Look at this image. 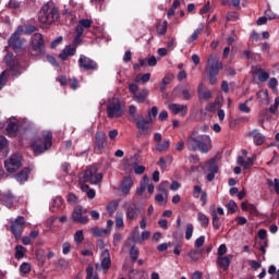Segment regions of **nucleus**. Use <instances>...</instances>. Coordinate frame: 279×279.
Wrapping results in <instances>:
<instances>
[{
  "instance_id": "18",
  "label": "nucleus",
  "mask_w": 279,
  "mask_h": 279,
  "mask_svg": "<svg viewBox=\"0 0 279 279\" xmlns=\"http://www.w3.org/2000/svg\"><path fill=\"white\" fill-rule=\"evenodd\" d=\"M205 169L209 171V173L207 174L208 182H213V180H215V173L219 171V168L217 167V163L215 162V160L207 161L205 163Z\"/></svg>"
},
{
  "instance_id": "31",
  "label": "nucleus",
  "mask_w": 279,
  "mask_h": 279,
  "mask_svg": "<svg viewBox=\"0 0 279 279\" xmlns=\"http://www.w3.org/2000/svg\"><path fill=\"white\" fill-rule=\"evenodd\" d=\"M253 73L257 75L259 82H267V80H269V74L263 69H257Z\"/></svg>"
},
{
  "instance_id": "44",
  "label": "nucleus",
  "mask_w": 279,
  "mask_h": 279,
  "mask_svg": "<svg viewBox=\"0 0 279 279\" xmlns=\"http://www.w3.org/2000/svg\"><path fill=\"white\" fill-rule=\"evenodd\" d=\"M173 74H166L162 78V82H161V90H165L167 84H171L173 82Z\"/></svg>"
},
{
  "instance_id": "9",
  "label": "nucleus",
  "mask_w": 279,
  "mask_h": 279,
  "mask_svg": "<svg viewBox=\"0 0 279 279\" xmlns=\"http://www.w3.org/2000/svg\"><path fill=\"white\" fill-rule=\"evenodd\" d=\"M23 34V26L17 27L15 34H13L9 39V47L13 49V51H19L23 49L24 39H21V35Z\"/></svg>"
},
{
  "instance_id": "61",
  "label": "nucleus",
  "mask_w": 279,
  "mask_h": 279,
  "mask_svg": "<svg viewBox=\"0 0 279 279\" xmlns=\"http://www.w3.org/2000/svg\"><path fill=\"white\" fill-rule=\"evenodd\" d=\"M155 199H156V202H158L159 204H167V202H168L167 195L163 196L162 194H157V195L155 196Z\"/></svg>"
},
{
  "instance_id": "55",
  "label": "nucleus",
  "mask_w": 279,
  "mask_h": 279,
  "mask_svg": "<svg viewBox=\"0 0 279 279\" xmlns=\"http://www.w3.org/2000/svg\"><path fill=\"white\" fill-rule=\"evenodd\" d=\"M116 228H123L124 222H123V216L121 214L116 215Z\"/></svg>"
},
{
  "instance_id": "40",
  "label": "nucleus",
  "mask_w": 279,
  "mask_h": 279,
  "mask_svg": "<svg viewBox=\"0 0 279 279\" xmlns=\"http://www.w3.org/2000/svg\"><path fill=\"white\" fill-rule=\"evenodd\" d=\"M86 279H99L97 271H95V267L93 265H88L86 268Z\"/></svg>"
},
{
  "instance_id": "7",
  "label": "nucleus",
  "mask_w": 279,
  "mask_h": 279,
  "mask_svg": "<svg viewBox=\"0 0 279 279\" xmlns=\"http://www.w3.org/2000/svg\"><path fill=\"white\" fill-rule=\"evenodd\" d=\"M123 114V108L121 107V101L113 98L108 101L107 105V117L109 119H119Z\"/></svg>"
},
{
  "instance_id": "58",
  "label": "nucleus",
  "mask_w": 279,
  "mask_h": 279,
  "mask_svg": "<svg viewBox=\"0 0 279 279\" xmlns=\"http://www.w3.org/2000/svg\"><path fill=\"white\" fill-rule=\"evenodd\" d=\"M58 265H59V267H61L62 269H69V267H71V264H70L69 260H66V259H59V260H58Z\"/></svg>"
},
{
  "instance_id": "52",
  "label": "nucleus",
  "mask_w": 279,
  "mask_h": 279,
  "mask_svg": "<svg viewBox=\"0 0 279 279\" xmlns=\"http://www.w3.org/2000/svg\"><path fill=\"white\" fill-rule=\"evenodd\" d=\"M133 243H141V234L138 233V227H135L132 232Z\"/></svg>"
},
{
  "instance_id": "42",
  "label": "nucleus",
  "mask_w": 279,
  "mask_h": 279,
  "mask_svg": "<svg viewBox=\"0 0 279 279\" xmlns=\"http://www.w3.org/2000/svg\"><path fill=\"white\" fill-rule=\"evenodd\" d=\"M74 242L76 245H82V243H84V230H77L74 233Z\"/></svg>"
},
{
  "instance_id": "50",
  "label": "nucleus",
  "mask_w": 279,
  "mask_h": 279,
  "mask_svg": "<svg viewBox=\"0 0 279 279\" xmlns=\"http://www.w3.org/2000/svg\"><path fill=\"white\" fill-rule=\"evenodd\" d=\"M267 114H269V110L268 109H264L260 113H259V125L260 128H263V125H265V121H267Z\"/></svg>"
},
{
  "instance_id": "53",
  "label": "nucleus",
  "mask_w": 279,
  "mask_h": 279,
  "mask_svg": "<svg viewBox=\"0 0 279 279\" xmlns=\"http://www.w3.org/2000/svg\"><path fill=\"white\" fill-rule=\"evenodd\" d=\"M10 74L8 73L7 70H4L1 74H0V90L1 88H3V85L5 84V82H8V76Z\"/></svg>"
},
{
  "instance_id": "4",
  "label": "nucleus",
  "mask_w": 279,
  "mask_h": 279,
  "mask_svg": "<svg viewBox=\"0 0 279 279\" xmlns=\"http://www.w3.org/2000/svg\"><path fill=\"white\" fill-rule=\"evenodd\" d=\"M53 134L51 131H45L37 141L33 143V150L35 154H45L51 147Z\"/></svg>"
},
{
  "instance_id": "17",
  "label": "nucleus",
  "mask_w": 279,
  "mask_h": 279,
  "mask_svg": "<svg viewBox=\"0 0 279 279\" xmlns=\"http://www.w3.org/2000/svg\"><path fill=\"white\" fill-rule=\"evenodd\" d=\"M169 110L174 114H180L181 117H186V114H189V107L186 105L170 104Z\"/></svg>"
},
{
  "instance_id": "20",
  "label": "nucleus",
  "mask_w": 279,
  "mask_h": 279,
  "mask_svg": "<svg viewBox=\"0 0 279 279\" xmlns=\"http://www.w3.org/2000/svg\"><path fill=\"white\" fill-rule=\"evenodd\" d=\"M198 99H201L202 101H208V99H210V97H213V92H210V89L206 88L204 86V83H201L198 85Z\"/></svg>"
},
{
  "instance_id": "54",
  "label": "nucleus",
  "mask_w": 279,
  "mask_h": 279,
  "mask_svg": "<svg viewBox=\"0 0 279 279\" xmlns=\"http://www.w3.org/2000/svg\"><path fill=\"white\" fill-rule=\"evenodd\" d=\"M156 117H158V108L157 107H153L149 111H148V116L147 119H153V122L156 120Z\"/></svg>"
},
{
  "instance_id": "63",
  "label": "nucleus",
  "mask_w": 279,
  "mask_h": 279,
  "mask_svg": "<svg viewBox=\"0 0 279 279\" xmlns=\"http://www.w3.org/2000/svg\"><path fill=\"white\" fill-rule=\"evenodd\" d=\"M205 241H206V236L201 235L199 238L196 239L194 243L195 247H202Z\"/></svg>"
},
{
  "instance_id": "34",
  "label": "nucleus",
  "mask_w": 279,
  "mask_h": 279,
  "mask_svg": "<svg viewBox=\"0 0 279 279\" xmlns=\"http://www.w3.org/2000/svg\"><path fill=\"white\" fill-rule=\"evenodd\" d=\"M134 101H137V104H143L145 99H147V89H142L140 93L135 94L133 96Z\"/></svg>"
},
{
  "instance_id": "12",
  "label": "nucleus",
  "mask_w": 279,
  "mask_h": 279,
  "mask_svg": "<svg viewBox=\"0 0 279 279\" xmlns=\"http://www.w3.org/2000/svg\"><path fill=\"white\" fill-rule=\"evenodd\" d=\"M86 213L87 210L81 205L75 206L72 213V220L75 221V223H82L85 226V223H88V216H84Z\"/></svg>"
},
{
  "instance_id": "49",
  "label": "nucleus",
  "mask_w": 279,
  "mask_h": 279,
  "mask_svg": "<svg viewBox=\"0 0 279 279\" xmlns=\"http://www.w3.org/2000/svg\"><path fill=\"white\" fill-rule=\"evenodd\" d=\"M9 58L10 54L7 56V63L10 65V70L12 71V73L16 75L19 73V62L10 63Z\"/></svg>"
},
{
  "instance_id": "19",
  "label": "nucleus",
  "mask_w": 279,
  "mask_h": 279,
  "mask_svg": "<svg viewBox=\"0 0 279 279\" xmlns=\"http://www.w3.org/2000/svg\"><path fill=\"white\" fill-rule=\"evenodd\" d=\"M134 182L132 181V177L125 175L120 184V191L123 193V195H128L130 191L132 190Z\"/></svg>"
},
{
  "instance_id": "36",
  "label": "nucleus",
  "mask_w": 279,
  "mask_h": 279,
  "mask_svg": "<svg viewBox=\"0 0 279 279\" xmlns=\"http://www.w3.org/2000/svg\"><path fill=\"white\" fill-rule=\"evenodd\" d=\"M167 27H168V23L167 20L160 21L157 25V34L159 36H165V34H167Z\"/></svg>"
},
{
  "instance_id": "30",
  "label": "nucleus",
  "mask_w": 279,
  "mask_h": 279,
  "mask_svg": "<svg viewBox=\"0 0 279 279\" xmlns=\"http://www.w3.org/2000/svg\"><path fill=\"white\" fill-rule=\"evenodd\" d=\"M117 208H119V201H111L107 205V213H108L109 217L114 216V213H117Z\"/></svg>"
},
{
  "instance_id": "23",
  "label": "nucleus",
  "mask_w": 279,
  "mask_h": 279,
  "mask_svg": "<svg viewBox=\"0 0 279 279\" xmlns=\"http://www.w3.org/2000/svg\"><path fill=\"white\" fill-rule=\"evenodd\" d=\"M247 136H252L255 145H263L265 143V135H263L258 130H253L247 133Z\"/></svg>"
},
{
  "instance_id": "5",
  "label": "nucleus",
  "mask_w": 279,
  "mask_h": 279,
  "mask_svg": "<svg viewBox=\"0 0 279 279\" xmlns=\"http://www.w3.org/2000/svg\"><path fill=\"white\" fill-rule=\"evenodd\" d=\"M134 123L137 128V134L140 136H147V134H151V124L154 123V119L145 118L143 114H138L134 119Z\"/></svg>"
},
{
  "instance_id": "51",
  "label": "nucleus",
  "mask_w": 279,
  "mask_h": 279,
  "mask_svg": "<svg viewBox=\"0 0 279 279\" xmlns=\"http://www.w3.org/2000/svg\"><path fill=\"white\" fill-rule=\"evenodd\" d=\"M193 223H187L186 225V231H185V239L186 241H191V239L193 238Z\"/></svg>"
},
{
  "instance_id": "32",
  "label": "nucleus",
  "mask_w": 279,
  "mask_h": 279,
  "mask_svg": "<svg viewBox=\"0 0 279 279\" xmlns=\"http://www.w3.org/2000/svg\"><path fill=\"white\" fill-rule=\"evenodd\" d=\"M150 78H151L150 73L137 74L135 77V83L136 84H147V82H149Z\"/></svg>"
},
{
  "instance_id": "41",
  "label": "nucleus",
  "mask_w": 279,
  "mask_h": 279,
  "mask_svg": "<svg viewBox=\"0 0 279 279\" xmlns=\"http://www.w3.org/2000/svg\"><path fill=\"white\" fill-rule=\"evenodd\" d=\"M25 252H27V250L23 245H16L15 246V258H17V260H21V258L25 257Z\"/></svg>"
},
{
  "instance_id": "62",
  "label": "nucleus",
  "mask_w": 279,
  "mask_h": 279,
  "mask_svg": "<svg viewBox=\"0 0 279 279\" xmlns=\"http://www.w3.org/2000/svg\"><path fill=\"white\" fill-rule=\"evenodd\" d=\"M130 257L132 258V260H137L138 251L136 250V247H134V246L131 247Z\"/></svg>"
},
{
  "instance_id": "14",
  "label": "nucleus",
  "mask_w": 279,
  "mask_h": 279,
  "mask_svg": "<svg viewBox=\"0 0 279 279\" xmlns=\"http://www.w3.org/2000/svg\"><path fill=\"white\" fill-rule=\"evenodd\" d=\"M209 213L213 217V227L215 228V230H219V228H221V219L217 215L223 216L225 215L223 209L221 207H218L216 209L215 205H213L209 208Z\"/></svg>"
},
{
  "instance_id": "1",
  "label": "nucleus",
  "mask_w": 279,
  "mask_h": 279,
  "mask_svg": "<svg viewBox=\"0 0 279 279\" xmlns=\"http://www.w3.org/2000/svg\"><path fill=\"white\" fill-rule=\"evenodd\" d=\"M186 145L192 151H202L208 154L213 149V140L208 135H198L197 131H193L186 140Z\"/></svg>"
},
{
  "instance_id": "45",
  "label": "nucleus",
  "mask_w": 279,
  "mask_h": 279,
  "mask_svg": "<svg viewBox=\"0 0 279 279\" xmlns=\"http://www.w3.org/2000/svg\"><path fill=\"white\" fill-rule=\"evenodd\" d=\"M247 104H250V100H245L239 105L240 112H243L244 114H250L252 112V109L247 106Z\"/></svg>"
},
{
  "instance_id": "33",
  "label": "nucleus",
  "mask_w": 279,
  "mask_h": 279,
  "mask_svg": "<svg viewBox=\"0 0 279 279\" xmlns=\"http://www.w3.org/2000/svg\"><path fill=\"white\" fill-rule=\"evenodd\" d=\"M197 219H198L202 228H208V223H210V219L208 218V216H206V214L199 211L197 214Z\"/></svg>"
},
{
  "instance_id": "27",
  "label": "nucleus",
  "mask_w": 279,
  "mask_h": 279,
  "mask_svg": "<svg viewBox=\"0 0 279 279\" xmlns=\"http://www.w3.org/2000/svg\"><path fill=\"white\" fill-rule=\"evenodd\" d=\"M217 264L223 269V271H228V269H230V257L218 256Z\"/></svg>"
},
{
  "instance_id": "21",
  "label": "nucleus",
  "mask_w": 279,
  "mask_h": 279,
  "mask_svg": "<svg viewBox=\"0 0 279 279\" xmlns=\"http://www.w3.org/2000/svg\"><path fill=\"white\" fill-rule=\"evenodd\" d=\"M95 145H96L97 149H104V147H106V145H108L106 133H104L101 131L96 133Z\"/></svg>"
},
{
  "instance_id": "25",
  "label": "nucleus",
  "mask_w": 279,
  "mask_h": 279,
  "mask_svg": "<svg viewBox=\"0 0 279 279\" xmlns=\"http://www.w3.org/2000/svg\"><path fill=\"white\" fill-rule=\"evenodd\" d=\"M90 232H92L93 236H98V238L110 236V229L93 227L90 229Z\"/></svg>"
},
{
  "instance_id": "26",
  "label": "nucleus",
  "mask_w": 279,
  "mask_h": 279,
  "mask_svg": "<svg viewBox=\"0 0 279 279\" xmlns=\"http://www.w3.org/2000/svg\"><path fill=\"white\" fill-rule=\"evenodd\" d=\"M2 202L8 208H12L15 202L14 195H12L10 192L2 194Z\"/></svg>"
},
{
  "instance_id": "46",
  "label": "nucleus",
  "mask_w": 279,
  "mask_h": 279,
  "mask_svg": "<svg viewBox=\"0 0 279 279\" xmlns=\"http://www.w3.org/2000/svg\"><path fill=\"white\" fill-rule=\"evenodd\" d=\"M187 256L191 258V260H193L194 263H197V260H199V258H202V252H199L198 250H194L191 251Z\"/></svg>"
},
{
  "instance_id": "15",
  "label": "nucleus",
  "mask_w": 279,
  "mask_h": 279,
  "mask_svg": "<svg viewBox=\"0 0 279 279\" xmlns=\"http://www.w3.org/2000/svg\"><path fill=\"white\" fill-rule=\"evenodd\" d=\"M125 215L129 221H135V219H138V215H141V209H138V205H136V203H130L126 206Z\"/></svg>"
},
{
  "instance_id": "16",
  "label": "nucleus",
  "mask_w": 279,
  "mask_h": 279,
  "mask_svg": "<svg viewBox=\"0 0 279 279\" xmlns=\"http://www.w3.org/2000/svg\"><path fill=\"white\" fill-rule=\"evenodd\" d=\"M112 265V259H110V251L105 250L101 254V264L96 265V269H104L105 271H108L110 269V266Z\"/></svg>"
},
{
  "instance_id": "47",
  "label": "nucleus",
  "mask_w": 279,
  "mask_h": 279,
  "mask_svg": "<svg viewBox=\"0 0 279 279\" xmlns=\"http://www.w3.org/2000/svg\"><path fill=\"white\" fill-rule=\"evenodd\" d=\"M14 178L20 184H23L24 182H27V172L21 171L19 174H15Z\"/></svg>"
},
{
  "instance_id": "59",
  "label": "nucleus",
  "mask_w": 279,
  "mask_h": 279,
  "mask_svg": "<svg viewBox=\"0 0 279 279\" xmlns=\"http://www.w3.org/2000/svg\"><path fill=\"white\" fill-rule=\"evenodd\" d=\"M8 147V138L5 136L0 135V151H3Z\"/></svg>"
},
{
  "instance_id": "6",
  "label": "nucleus",
  "mask_w": 279,
  "mask_h": 279,
  "mask_svg": "<svg viewBox=\"0 0 279 279\" xmlns=\"http://www.w3.org/2000/svg\"><path fill=\"white\" fill-rule=\"evenodd\" d=\"M31 53L33 56H45V39L40 33L34 34L31 38Z\"/></svg>"
},
{
  "instance_id": "39",
  "label": "nucleus",
  "mask_w": 279,
  "mask_h": 279,
  "mask_svg": "<svg viewBox=\"0 0 279 279\" xmlns=\"http://www.w3.org/2000/svg\"><path fill=\"white\" fill-rule=\"evenodd\" d=\"M171 145V141L169 138L165 140L162 143H158L156 145V150L157 151H167Z\"/></svg>"
},
{
  "instance_id": "10",
  "label": "nucleus",
  "mask_w": 279,
  "mask_h": 279,
  "mask_svg": "<svg viewBox=\"0 0 279 279\" xmlns=\"http://www.w3.org/2000/svg\"><path fill=\"white\" fill-rule=\"evenodd\" d=\"M78 66L82 71H97L99 65L95 60L86 57L85 54H81L78 58Z\"/></svg>"
},
{
  "instance_id": "38",
  "label": "nucleus",
  "mask_w": 279,
  "mask_h": 279,
  "mask_svg": "<svg viewBox=\"0 0 279 279\" xmlns=\"http://www.w3.org/2000/svg\"><path fill=\"white\" fill-rule=\"evenodd\" d=\"M7 132L9 136H16V132H19V124H16L15 122H10L7 125Z\"/></svg>"
},
{
  "instance_id": "43",
  "label": "nucleus",
  "mask_w": 279,
  "mask_h": 279,
  "mask_svg": "<svg viewBox=\"0 0 279 279\" xmlns=\"http://www.w3.org/2000/svg\"><path fill=\"white\" fill-rule=\"evenodd\" d=\"M29 271H32V264L24 262L21 266H20V272L22 276H25L27 274H29Z\"/></svg>"
},
{
  "instance_id": "35",
  "label": "nucleus",
  "mask_w": 279,
  "mask_h": 279,
  "mask_svg": "<svg viewBox=\"0 0 279 279\" xmlns=\"http://www.w3.org/2000/svg\"><path fill=\"white\" fill-rule=\"evenodd\" d=\"M63 204H64V201L62 199V197L57 196L56 198H53L51 204L52 213H57Z\"/></svg>"
},
{
  "instance_id": "3",
  "label": "nucleus",
  "mask_w": 279,
  "mask_h": 279,
  "mask_svg": "<svg viewBox=\"0 0 279 279\" xmlns=\"http://www.w3.org/2000/svg\"><path fill=\"white\" fill-rule=\"evenodd\" d=\"M208 68V75H209V83L211 85L217 84V76L219 75V71L223 69V63L219 61V58L216 53L209 56L207 61Z\"/></svg>"
},
{
  "instance_id": "48",
  "label": "nucleus",
  "mask_w": 279,
  "mask_h": 279,
  "mask_svg": "<svg viewBox=\"0 0 279 279\" xmlns=\"http://www.w3.org/2000/svg\"><path fill=\"white\" fill-rule=\"evenodd\" d=\"M204 32V26L198 27L192 36L189 38L187 43H195V40L199 37V34Z\"/></svg>"
},
{
  "instance_id": "29",
  "label": "nucleus",
  "mask_w": 279,
  "mask_h": 279,
  "mask_svg": "<svg viewBox=\"0 0 279 279\" xmlns=\"http://www.w3.org/2000/svg\"><path fill=\"white\" fill-rule=\"evenodd\" d=\"M238 165H240V167H244V169H250L254 165V159L238 157Z\"/></svg>"
},
{
  "instance_id": "8",
  "label": "nucleus",
  "mask_w": 279,
  "mask_h": 279,
  "mask_svg": "<svg viewBox=\"0 0 279 279\" xmlns=\"http://www.w3.org/2000/svg\"><path fill=\"white\" fill-rule=\"evenodd\" d=\"M83 180L89 184H99L104 180V174L97 172V168L92 166L84 172Z\"/></svg>"
},
{
  "instance_id": "22",
  "label": "nucleus",
  "mask_w": 279,
  "mask_h": 279,
  "mask_svg": "<svg viewBox=\"0 0 279 279\" xmlns=\"http://www.w3.org/2000/svg\"><path fill=\"white\" fill-rule=\"evenodd\" d=\"M76 51L77 49L75 45H69L61 51V53L59 54V58L61 60H66L69 56H75Z\"/></svg>"
},
{
  "instance_id": "13",
  "label": "nucleus",
  "mask_w": 279,
  "mask_h": 279,
  "mask_svg": "<svg viewBox=\"0 0 279 279\" xmlns=\"http://www.w3.org/2000/svg\"><path fill=\"white\" fill-rule=\"evenodd\" d=\"M25 228V218L23 216L17 217L11 225V231L15 239H19L23 234V229Z\"/></svg>"
},
{
  "instance_id": "11",
  "label": "nucleus",
  "mask_w": 279,
  "mask_h": 279,
  "mask_svg": "<svg viewBox=\"0 0 279 279\" xmlns=\"http://www.w3.org/2000/svg\"><path fill=\"white\" fill-rule=\"evenodd\" d=\"M4 167L8 173H14V171H19L21 169V156L12 155L8 160L4 161Z\"/></svg>"
},
{
  "instance_id": "24",
  "label": "nucleus",
  "mask_w": 279,
  "mask_h": 279,
  "mask_svg": "<svg viewBox=\"0 0 279 279\" xmlns=\"http://www.w3.org/2000/svg\"><path fill=\"white\" fill-rule=\"evenodd\" d=\"M90 25H93V20H81L75 28V32L80 34H84V29H89Z\"/></svg>"
},
{
  "instance_id": "57",
  "label": "nucleus",
  "mask_w": 279,
  "mask_h": 279,
  "mask_svg": "<svg viewBox=\"0 0 279 279\" xmlns=\"http://www.w3.org/2000/svg\"><path fill=\"white\" fill-rule=\"evenodd\" d=\"M133 169H134V173H136V175H143V173H145V167L144 166L135 165L133 167Z\"/></svg>"
},
{
  "instance_id": "64",
  "label": "nucleus",
  "mask_w": 279,
  "mask_h": 279,
  "mask_svg": "<svg viewBox=\"0 0 279 279\" xmlns=\"http://www.w3.org/2000/svg\"><path fill=\"white\" fill-rule=\"evenodd\" d=\"M68 202L72 206H75V204H77V196H75V194H69L68 195Z\"/></svg>"
},
{
  "instance_id": "60",
  "label": "nucleus",
  "mask_w": 279,
  "mask_h": 279,
  "mask_svg": "<svg viewBox=\"0 0 279 279\" xmlns=\"http://www.w3.org/2000/svg\"><path fill=\"white\" fill-rule=\"evenodd\" d=\"M227 208L229 210V213H234L238 208L236 206V203L234 201H230L228 204H227Z\"/></svg>"
},
{
  "instance_id": "37",
  "label": "nucleus",
  "mask_w": 279,
  "mask_h": 279,
  "mask_svg": "<svg viewBox=\"0 0 279 279\" xmlns=\"http://www.w3.org/2000/svg\"><path fill=\"white\" fill-rule=\"evenodd\" d=\"M81 191H83V193H86L89 199H95V195H96L95 190L90 189L88 184H82Z\"/></svg>"
},
{
  "instance_id": "56",
  "label": "nucleus",
  "mask_w": 279,
  "mask_h": 279,
  "mask_svg": "<svg viewBox=\"0 0 279 279\" xmlns=\"http://www.w3.org/2000/svg\"><path fill=\"white\" fill-rule=\"evenodd\" d=\"M183 98L189 101L191 99V86L186 85L185 88L182 90Z\"/></svg>"
},
{
  "instance_id": "28",
  "label": "nucleus",
  "mask_w": 279,
  "mask_h": 279,
  "mask_svg": "<svg viewBox=\"0 0 279 279\" xmlns=\"http://www.w3.org/2000/svg\"><path fill=\"white\" fill-rule=\"evenodd\" d=\"M257 99H259L260 104L265 106L269 105V93L267 89H262L257 93Z\"/></svg>"
},
{
  "instance_id": "2",
  "label": "nucleus",
  "mask_w": 279,
  "mask_h": 279,
  "mask_svg": "<svg viewBox=\"0 0 279 279\" xmlns=\"http://www.w3.org/2000/svg\"><path fill=\"white\" fill-rule=\"evenodd\" d=\"M60 19V10L53 4L52 2H48L43 5L40 12H39V23H43V25H51L56 23Z\"/></svg>"
}]
</instances>
